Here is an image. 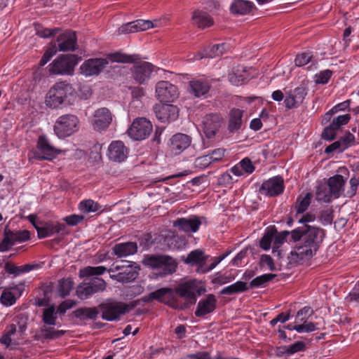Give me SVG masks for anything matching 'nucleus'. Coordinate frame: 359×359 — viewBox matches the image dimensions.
<instances>
[{"label":"nucleus","mask_w":359,"mask_h":359,"mask_svg":"<svg viewBox=\"0 0 359 359\" xmlns=\"http://www.w3.org/2000/svg\"><path fill=\"white\" fill-rule=\"evenodd\" d=\"M334 198L327 184H320L316 187V199L319 202L329 203Z\"/></svg>","instance_id":"obj_39"},{"label":"nucleus","mask_w":359,"mask_h":359,"mask_svg":"<svg viewBox=\"0 0 359 359\" xmlns=\"http://www.w3.org/2000/svg\"><path fill=\"white\" fill-rule=\"evenodd\" d=\"M306 349V344L304 341H298L287 346L279 348V353L291 355L296 353L304 351Z\"/></svg>","instance_id":"obj_40"},{"label":"nucleus","mask_w":359,"mask_h":359,"mask_svg":"<svg viewBox=\"0 0 359 359\" xmlns=\"http://www.w3.org/2000/svg\"><path fill=\"white\" fill-rule=\"evenodd\" d=\"M74 286L73 281L69 279H62L59 281L57 287V292L60 297L68 295Z\"/></svg>","instance_id":"obj_46"},{"label":"nucleus","mask_w":359,"mask_h":359,"mask_svg":"<svg viewBox=\"0 0 359 359\" xmlns=\"http://www.w3.org/2000/svg\"><path fill=\"white\" fill-rule=\"evenodd\" d=\"M207 258L208 256L203 251L197 249L190 252L184 261L186 264L191 266L198 265V267H201L202 265H205Z\"/></svg>","instance_id":"obj_36"},{"label":"nucleus","mask_w":359,"mask_h":359,"mask_svg":"<svg viewBox=\"0 0 359 359\" xmlns=\"http://www.w3.org/2000/svg\"><path fill=\"white\" fill-rule=\"evenodd\" d=\"M76 292L78 297L81 299H88L89 297L94 294V292L89 283L78 287Z\"/></svg>","instance_id":"obj_55"},{"label":"nucleus","mask_w":359,"mask_h":359,"mask_svg":"<svg viewBox=\"0 0 359 359\" xmlns=\"http://www.w3.org/2000/svg\"><path fill=\"white\" fill-rule=\"evenodd\" d=\"M229 255V252L224 253L219 257L212 258V262L209 265H202L201 267H198L196 271L199 273H205L213 269H215L217 264H219L223 259H224Z\"/></svg>","instance_id":"obj_44"},{"label":"nucleus","mask_w":359,"mask_h":359,"mask_svg":"<svg viewBox=\"0 0 359 359\" xmlns=\"http://www.w3.org/2000/svg\"><path fill=\"white\" fill-rule=\"evenodd\" d=\"M75 313L81 318L95 319L98 315V311L96 308H84L76 310Z\"/></svg>","instance_id":"obj_50"},{"label":"nucleus","mask_w":359,"mask_h":359,"mask_svg":"<svg viewBox=\"0 0 359 359\" xmlns=\"http://www.w3.org/2000/svg\"><path fill=\"white\" fill-rule=\"evenodd\" d=\"M143 264L155 270L161 276L172 274L176 271L177 264L174 259L167 255H151L145 257Z\"/></svg>","instance_id":"obj_4"},{"label":"nucleus","mask_w":359,"mask_h":359,"mask_svg":"<svg viewBox=\"0 0 359 359\" xmlns=\"http://www.w3.org/2000/svg\"><path fill=\"white\" fill-rule=\"evenodd\" d=\"M75 55H62L49 65V73L54 75H71L79 63Z\"/></svg>","instance_id":"obj_5"},{"label":"nucleus","mask_w":359,"mask_h":359,"mask_svg":"<svg viewBox=\"0 0 359 359\" xmlns=\"http://www.w3.org/2000/svg\"><path fill=\"white\" fill-rule=\"evenodd\" d=\"M153 22L150 20H137L123 25L118 29L119 34L142 32L154 27Z\"/></svg>","instance_id":"obj_26"},{"label":"nucleus","mask_w":359,"mask_h":359,"mask_svg":"<svg viewBox=\"0 0 359 359\" xmlns=\"http://www.w3.org/2000/svg\"><path fill=\"white\" fill-rule=\"evenodd\" d=\"M112 121V116L107 108H100L95 111L92 121L93 128L102 131L109 127Z\"/></svg>","instance_id":"obj_19"},{"label":"nucleus","mask_w":359,"mask_h":359,"mask_svg":"<svg viewBox=\"0 0 359 359\" xmlns=\"http://www.w3.org/2000/svg\"><path fill=\"white\" fill-rule=\"evenodd\" d=\"M222 123V118L217 114L205 115L202 121L203 134L208 139L213 138L219 131Z\"/></svg>","instance_id":"obj_11"},{"label":"nucleus","mask_w":359,"mask_h":359,"mask_svg":"<svg viewBox=\"0 0 359 359\" xmlns=\"http://www.w3.org/2000/svg\"><path fill=\"white\" fill-rule=\"evenodd\" d=\"M174 290L171 288L163 287L151 292L148 297V300L156 299L163 303L170 304L172 307H176L173 301Z\"/></svg>","instance_id":"obj_30"},{"label":"nucleus","mask_w":359,"mask_h":359,"mask_svg":"<svg viewBox=\"0 0 359 359\" xmlns=\"http://www.w3.org/2000/svg\"><path fill=\"white\" fill-rule=\"evenodd\" d=\"M156 116L162 122L172 121L178 117V108L172 104H163L155 108Z\"/></svg>","instance_id":"obj_24"},{"label":"nucleus","mask_w":359,"mask_h":359,"mask_svg":"<svg viewBox=\"0 0 359 359\" xmlns=\"http://www.w3.org/2000/svg\"><path fill=\"white\" fill-rule=\"evenodd\" d=\"M337 130L338 129L335 128L332 126V124L330 123V126L324 129V131L322 133V137L326 140H332L335 137Z\"/></svg>","instance_id":"obj_62"},{"label":"nucleus","mask_w":359,"mask_h":359,"mask_svg":"<svg viewBox=\"0 0 359 359\" xmlns=\"http://www.w3.org/2000/svg\"><path fill=\"white\" fill-rule=\"evenodd\" d=\"M140 270L139 266L132 262L121 260L114 262L108 273L111 279L120 283H127L135 280Z\"/></svg>","instance_id":"obj_2"},{"label":"nucleus","mask_w":359,"mask_h":359,"mask_svg":"<svg viewBox=\"0 0 359 359\" xmlns=\"http://www.w3.org/2000/svg\"><path fill=\"white\" fill-rule=\"evenodd\" d=\"M189 92L195 97H201L208 93L210 83L205 79H192L189 83Z\"/></svg>","instance_id":"obj_31"},{"label":"nucleus","mask_w":359,"mask_h":359,"mask_svg":"<svg viewBox=\"0 0 359 359\" xmlns=\"http://www.w3.org/2000/svg\"><path fill=\"white\" fill-rule=\"evenodd\" d=\"M61 153L62 151L52 146L45 136H40L37 142L36 149L32 152L30 157L51 161Z\"/></svg>","instance_id":"obj_7"},{"label":"nucleus","mask_w":359,"mask_h":359,"mask_svg":"<svg viewBox=\"0 0 359 359\" xmlns=\"http://www.w3.org/2000/svg\"><path fill=\"white\" fill-rule=\"evenodd\" d=\"M276 276L275 274L266 273L254 278L250 283L251 287H259L264 283L271 280Z\"/></svg>","instance_id":"obj_54"},{"label":"nucleus","mask_w":359,"mask_h":359,"mask_svg":"<svg viewBox=\"0 0 359 359\" xmlns=\"http://www.w3.org/2000/svg\"><path fill=\"white\" fill-rule=\"evenodd\" d=\"M325 237L324 230L319 227L311 225H304L303 241L318 249L320 243Z\"/></svg>","instance_id":"obj_16"},{"label":"nucleus","mask_w":359,"mask_h":359,"mask_svg":"<svg viewBox=\"0 0 359 359\" xmlns=\"http://www.w3.org/2000/svg\"><path fill=\"white\" fill-rule=\"evenodd\" d=\"M65 224L59 222H47L40 227H36L38 236L40 238L49 237L55 233L64 231Z\"/></svg>","instance_id":"obj_33"},{"label":"nucleus","mask_w":359,"mask_h":359,"mask_svg":"<svg viewBox=\"0 0 359 359\" xmlns=\"http://www.w3.org/2000/svg\"><path fill=\"white\" fill-rule=\"evenodd\" d=\"M156 97L161 102H174L179 96L177 86L167 81H158L156 85Z\"/></svg>","instance_id":"obj_9"},{"label":"nucleus","mask_w":359,"mask_h":359,"mask_svg":"<svg viewBox=\"0 0 359 359\" xmlns=\"http://www.w3.org/2000/svg\"><path fill=\"white\" fill-rule=\"evenodd\" d=\"M313 315V310L311 307L304 306L298 311L294 323H297V327L296 328V331L299 333L304 332H311L318 330L317 325L311 322L306 321V319L302 318V316Z\"/></svg>","instance_id":"obj_14"},{"label":"nucleus","mask_w":359,"mask_h":359,"mask_svg":"<svg viewBox=\"0 0 359 359\" xmlns=\"http://www.w3.org/2000/svg\"><path fill=\"white\" fill-rule=\"evenodd\" d=\"M284 188V180L283 177L276 176L262 183L260 192L266 196H276L282 194Z\"/></svg>","instance_id":"obj_15"},{"label":"nucleus","mask_w":359,"mask_h":359,"mask_svg":"<svg viewBox=\"0 0 359 359\" xmlns=\"http://www.w3.org/2000/svg\"><path fill=\"white\" fill-rule=\"evenodd\" d=\"M250 70L251 69H247L243 66L238 65L233 67L231 72L229 73V80L233 85H242L253 77Z\"/></svg>","instance_id":"obj_22"},{"label":"nucleus","mask_w":359,"mask_h":359,"mask_svg":"<svg viewBox=\"0 0 359 359\" xmlns=\"http://www.w3.org/2000/svg\"><path fill=\"white\" fill-rule=\"evenodd\" d=\"M151 123L145 118H135L128 130V135L135 140L147 138L152 132Z\"/></svg>","instance_id":"obj_8"},{"label":"nucleus","mask_w":359,"mask_h":359,"mask_svg":"<svg viewBox=\"0 0 359 359\" xmlns=\"http://www.w3.org/2000/svg\"><path fill=\"white\" fill-rule=\"evenodd\" d=\"M193 23L198 27L205 28L213 24L212 18L205 12L196 11L192 15Z\"/></svg>","instance_id":"obj_38"},{"label":"nucleus","mask_w":359,"mask_h":359,"mask_svg":"<svg viewBox=\"0 0 359 359\" xmlns=\"http://www.w3.org/2000/svg\"><path fill=\"white\" fill-rule=\"evenodd\" d=\"M205 292L203 284L196 280L191 279L180 283L175 289V292L185 300L184 306L194 304L198 297Z\"/></svg>","instance_id":"obj_3"},{"label":"nucleus","mask_w":359,"mask_h":359,"mask_svg":"<svg viewBox=\"0 0 359 359\" xmlns=\"http://www.w3.org/2000/svg\"><path fill=\"white\" fill-rule=\"evenodd\" d=\"M217 299L213 294H208L205 299H201L195 311L197 317L204 316L212 312L216 308Z\"/></svg>","instance_id":"obj_27"},{"label":"nucleus","mask_w":359,"mask_h":359,"mask_svg":"<svg viewBox=\"0 0 359 359\" xmlns=\"http://www.w3.org/2000/svg\"><path fill=\"white\" fill-rule=\"evenodd\" d=\"M248 290L247 283L243 281H237L227 287H224L220 293L222 294H232L234 293L245 292Z\"/></svg>","instance_id":"obj_41"},{"label":"nucleus","mask_w":359,"mask_h":359,"mask_svg":"<svg viewBox=\"0 0 359 359\" xmlns=\"http://www.w3.org/2000/svg\"><path fill=\"white\" fill-rule=\"evenodd\" d=\"M57 319V312L55 306L51 305L45 309L43 313V320L46 324L55 325Z\"/></svg>","instance_id":"obj_47"},{"label":"nucleus","mask_w":359,"mask_h":359,"mask_svg":"<svg viewBox=\"0 0 359 359\" xmlns=\"http://www.w3.org/2000/svg\"><path fill=\"white\" fill-rule=\"evenodd\" d=\"M12 236L15 241V243L24 242V241L29 240L30 238V233L27 230L19 231H16V232L12 231Z\"/></svg>","instance_id":"obj_63"},{"label":"nucleus","mask_w":359,"mask_h":359,"mask_svg":"<svg viewBox=\"0 0 359 359\" xmlns=\"http://www.w3.org/2000/svg\"><path fill=\"white\" fill-rule=\"evenodd\" d=\"M154 66L148 62L135 63L133 67V77L139 83H144L148 80L152 72Z\"/></svg>","instance_id":"obj_17"},{"label":"nucleus","mask_w":359,"mask_h":359,"mask_svg":"<svg viewBox=\"0 0 359 359\" xmlns=\"http://www.w3.org/2000/svg\"><path fill=\"white\" fill-rule=\"evenodd\" d=\"M128 153V149L121 141H113L108 148L109 158L115 162L123 161Z\"/></svg>","instance_id":"obj_23"},{"label":"nucleus","mask_w":359,"mask_h":359,"mask_svg":"<svg viewBox=\"0 0 359 359\" xmlns=\"http://www.w3.org/2000/svg\"><path fill=\"white\" fill-rule=\"evenodd\" d=\"M108 270L105 266H86L79 271L80 277H89L93 276H100L104 273L106 271L108 272Z\"/></svg>","instance_id":"obj_42"},{"label":"nucleus","mask_w":359,"mask_h":359,"mask_svg":"<svg viewBox=\"0 0 359 359\" xmlns=\"http://www.w3.org/2000/svg\"><path fill=\"white\" fill-rule=\"evenodd\" d=\"M226 52V44H216L211 47H208L203 51L198 52L194 55L193 58H190L191 60H201L205 57L214 58L222 56Z\"/></svg>","instance_id":"obj_29"},{"label":"nucleus","mask_w":359,"mask_h":359,"mask_svg":"<svg viewBox=\"0 0 359 359\" xmlns=\"http://www.w3.org/2000/svg\"><path fill=\"white\" fill-rule=\"evenodd\" d=\"M76 94V90L71 83L58 81L47 92L44 103L50 109H58L70 104L75 99Z\"/></svg>","instance_id":"obj_1"},{"label":"nucleus","mask_w":359,"mask_h":359,"mask_svg":"<svg viewBox=\"0 0 359 359\" xmlns=\"http://www.w3.org/2000/svg\"><path fill=\"white\" fill-rule=\"evenodd\" d=\"M253 6L254 4L248 0H233L230 6V11L233 14L244 15L250 13Z\"/></svg>","instance_id":"obj_34"},{"label":"nucleus","mask_w":359,"mask_h":359,"mask_svg":"<svg viewBox=\"0 0 359 359\" xmlns=\"http://www.w3.org/2000/svg\"><path fill=\"white\" fill-rule=\"evenodd\" d=\"M79 208L83 213L95 212L99 210L100 205L94 201L88 199L81 201Z\"/></svg>","instance_id":"obj_45"},{"label":"nucleus","mask_w":359,"mask_h":359,"mask_svg":"<svg viewBox=\"0 0 359 359\" xmlns=\"http://www.w3.org/2000/svg\"><path fill=\"white\" fill-rule=\"evenodd\" d=\"M355 136L350 132H347L345 135L341 137L338 141L329 145L325 150V153L329 154L334 151H343L350 147L355 142Z\"/></svg>","instance_id":"obj_28"},{"label":"nucleus","mask_w":359,"mask_h":359,"mask_svg":"<svg viewBox=\"0 0 359 359\" xmlns=\"http://www.w3.org/2000/svg\"><path fill=\"white\" fill-rule=\"evenodd\" d=\"M332 74V71L328 69L321 71L315 75V82L319 84H325L331 78Z\"/></svg>","instance_id":"obj_60"},{"label":"nucleus","mask_w":359,"mask_h":359,"mask_svg":"<svg viewBox=\"0 0 359 359\" xmlns=\"http://www.w3.org/2000/svg\"><path fill=\"white\" fill-rule=\"evenodd\" d=\"M57 41L60 51L74 50L76 46V33L66 30L57 37Z\"/></svg>","instance_id":"obj_25"},{"label":"nucleus","mask_w":359,"mask_h":359,"mask_svg":"<svg viewBox=\"0 0 359 359\" xmlns=\"http://www.w3.org/2000/svg\"><path fill=\"white\" fill-rule=\"evenodd\" d=\"M102 318L104 320L111 321L116 320L127 311V306L123 303L109 302L100 306Z\"/></svg>","instance_id":"obj_12"},{"label":"nucleus","mask_w":359,"mask_h":359,"mask_svg":"<svg viewBox=\"0 0 359 359\" xmlns=\"http://www.w3.org/2000/svg\"><path fill=\"white\" fill-rule=\"evenodd\" d=\"M235 279V276L231 274L221 273H217L215 274V278L212 279V282L214 284H217L219 285H224L226 283H230L231 281Z\"/></svg>","instance_id":"obj_57"},{"label":"nucleus","mask_w":359,"mask_h":359,"mask_svg":"<svg viewBox=\"0 0 359 359\" xmlns=\"http://www.w3.org/2000/svg\"><path fill=\"white\" fill-rule=\"evenodd\" d=\"M89 284L90 285L94 294L103 292L107 287V283L102 278H95L92 279Z\"/></svg>","instance_id":"obj_56"},{"label":"nucleus","mask_w":359,"mask_h":359,"mask_svg":"<svg viewBox=\"0 0 359 359\" xmlns=\"http://www.w3.org/2000/svg\"><path fill=\"white\" fill-rule=\"evenodd\" d=\"M351 120V115L348 114L339 115L334 117L331 123L337 129H339L341 126L346 125Z\"/></svg>","instance_id":"obj_59"},{"label":"nucleus","mask_w":359,"mask_h":359,"mask_svg":"<svg viewBox=\"0 0 359 359\" xmlns=\"http://www.w3.org/2000/svg\"><path fill=\"white\" fill-rule=\"evenodd\" d=\"M317 250L318 249L314 248L313 245H311L309 243H305V241H303L302 244L296 247L290 252V259L292 261L295 262L304 261L313 257Z\"/></svg>","instance_id":"obj_20"},{"label":"nucleus","mask_w":359,"mask_h":359,"mask_svg":"<svg viewBox=\"0 0 359 359\" xmlns=\"http://www.w3.org/2000/svg\"><path fill=\"white\" fill-rule=\"evenodd\" d=\"M112 250L114 254L117 257H123L135 254L137 250V245L133 242L118 243L114 246Z\"/></svg>","instance_id":"obj_35"},{"label":"nucleus","mask_w":359,"mask_h":359,"mask_svg":"<svg viewBox=\"0 0 359 359\" xmlns=\"http://www.w3.org/2000/svg\"><path fill=\"white\" fill-rule=\"evenodd\" d=\"M108 64L109 60L107 58H90L81 64L79 71L86 77L97 76Z\"/></svg>","instance_id":"obj_10"},{"label":"nucleus","mask_w":359,"mask_h":359,"mask_svg":"<svg viewBox=\"0 0 359 359\" xmlns=\"http://www.w3.org/2000/svg\"><path fill=\"white\" fill-rule=\"evenodd\" d=\"M346 182V178L341 175H335L328 179L327 184L334 198L340 197L344 192Z\"/></svg>","instance_id":"obj_32"},{"label":"nucleus","mask_w":359,"mask_h":359,"mask_svg":"<svg viewBox=\"0 0 359 359\" xmlns=\"http://www.w3.org/2000/svg\"><path fill=\"white\" fill-rule=\"evenodd\" d=\"M191 142V139L187 135L175 134L170 140V151L172 155H179L190 146Z\"/></svg>","instance_id":"obj_18"},{"label":"nucleus","mask_w":359,"mask_h":359,"mask_svg":"<svg viewBox=\"0 0 359 359\" xmlns=\"http://www.w3.org/2000/svg\"><path fill=\"white\" fill-rule=\"evenodd\" d=\"M195 165L201 169L207 168L212 163L209 154L198 157L195 160Z\"/></svg>","instance_id":"obj_64"},{"label":"nucleus","mask_w":359,"mask_h":359,"mask_svg":"<svg viewBox=\"0 0 359 359\" xmlns=\"http://www.w3.org/2000/svg\"><path fill=\"white\" fill-rule=\"evenodd\" d=\"M16 332V326L11 324L6 327L3 336L0 338V343L8 348L11 344V337Z\"/></svg>","instance_id":"obj_48"},{"label":"nucleus","mask_w":359,"mask_h":359,"mask_svg":"<svg viewBox=\"0 0 359 359\" xmlns=\"http://www.w3.org/2000/svg\"><path fill=\"white\" fill-rule=\"evenodd\" d=\"M243 114V111L239 109H233L231 111L228 126L230 132H236L241 128Z\"/></svg>","instance_id":"obj_37"},{"label":"nucleus","mask_w":359,"mask_h":359,"mask_svg":"<svg viewBox=\"0 0 359 359\" xmlns=\"http://www.w3.org/2000/svg\"><path fill=\"white\" fill-rule=\"evenodd\" d=\"M0 301L3 305L10 306L15 303L16 298L11 291L4 290L1 295Z\"/></svg>","instance_id":"obj_58"},{"label":"nucleus","mask_w":359,"mask_h":359,"mask_svg":"<svg viewBox=\"0 0 359 359\" xmlns=\"http://www.w3.org/2000/svg\"><path fill=\"white\" fill-rule=\"evenodd\" d=\"M15 243L12 231H5L4 238L0 242V252L8 251Z\"/></svg>","instance_id":"obj_51"},{"label":"nucleus","mask_w":359,"mask_h":359,"mask_svg":"<svg viewBox=\"0 0 359 359\" xmlns=\"http://www.w3.org/2000/svg\"><path fill=\"white\" fill-rule=\"evenodd\" d=\"M138 59L137 55H126L120 53L111 54L109 56V60L113 62H123L130 63Z\"/></svg>","instance_id":"obj_43"},{"label":"nucleus","mask_w":359,"mask_h":359,"mask_svg":"<svg viewBox=\"0 0 359 359\" xmlns=\"http://www.w3.org/2000/svg\"><path fill=\"white\" fill-rule=\"evenodd\" d=\"M274 238V229H268L264 233V236L260 241V247L264 250H267L270 248L271 244L273 243Z\"/></svg>","instance_id":"obj_52"},{"label":"nucleus","mask_w":359,"mask_h":359,"mask_svg":"<svg viewBox=\"0 0 359 359\" xmlns=\"http://www.w3.org/2000/svg\"><path fill=\"white\" fill-rule=\"evenodd\" d=\"M79 129V120L75 115L65 114L60 116L54 125V131L60 138L69 137Z\"/></svg>","instance_id":"obj_6"},{"label":"nucleus","mask_w":359,"mask_h":359,"mask_svg":"<svg viewBox=\"0 0 359 359\" xmlns=\"http://www.w3.org/2000/svg\"><path fill=\"white\" fill-rule=\"evenodd\" d=\"M350 103H351V101L349 100H347L344 102H340V103L336 104L329 111H327L325 114V119L328 121V120H330V118H331V116L333 114H334L339 111H345L350 107Z\"/></svg>","instance_id":"obj_53"},{"label":"nucleus","mask_w":359,"mask_h":359,"mask_svg":"<svg viewBox=\"0 0 359 359\" xmlns=\"http://www.w3.org/2000/svg\"><path fill=\"white\" fill-rule=\"evenodd\" d=\"M308 93V88L304 84L285 92L284 100L285 107L287 109L298 107L302 104Z\"/></svg>","instance_id":"obj_13"},{"label":"nucleus","mask_w":359,"mask_h":359,"mask_svg":"<svg viewBox=\"0 0 359 359\" xmlns=\"http://www.w3.org/2000/svg\"><path fill=\"white\" fill-rule=\"evenodd\" d=\"M202 222L201 219L196 216H191L188 218H180L174 222V226H177L180 230L191 233L196 232Z\"/></svg>","instance_id":"obj_21"},{"label":"nucleus","mask_w":359,"mask_h":359,"mask_svg":"<svg viewBox=\"0 0 359 359\" xmlns=\"http://www.w3.org/2000/svg\"><path fill=\"white\" fill-rule=\"evenodd\" d=\"M312 58V55L310 53H303L297 55L294 62L298 67L304 66L308 64Z\"/></svg>","instance_id":"obj_61"},{"label":"nucleus","mask_w":359,"mask_h":359,"mask_svg":"<svg viewBox=\"0 0 359 359\" xmlns=\"http://www.w3.org/2000/svg\"><path fill=\"white\" fill-rule=\"evenodd\" d=\"M312 198L313 195L311 193H307L304 197L298 198L297 204L296 206L297 212L298 214L303 213L307 210L311 203Z\"/></svg>","instance_id":"obj_49"}]
</instances>
